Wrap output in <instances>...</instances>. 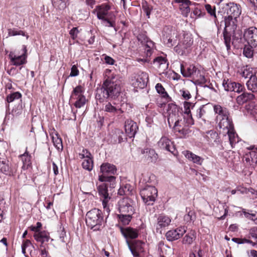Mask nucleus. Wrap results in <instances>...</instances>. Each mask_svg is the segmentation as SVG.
<instances>
[{
  "mask_svg": "<svg viewBox=\"0 0 257 257\" xmlns=\"http://www.w3.org/2000/svg\"><path fill=\"white\" fill-rule=\"evenodd\" d=\"M115 166L109 163H103L100 167L98 180L101 182H112L115 179L113 176L116 173ZM99 198L104 211L109 214L112 206V199L108 193L107 184L102 183L97 186Z\"/></svg>",
  "mask_w": 257,
  "mask_h": 257,
  "instance_id": "1",
  "label": "nucleus"
},
{
  "mask_svg": "<svg viewBox=\"0 0 257 257\" xmlns=\"http://www.w3.org/2000/svg\"><path fill=\"white\" fill-rule=\"evenodd\" d=\"M107 76L101 86L96 89L95 98L100 102L106 99H115L121 92V76L114 72Z\"/></svg>",
  "mask_w": 257,
  "mask_h": 257,
  "instance_id": "2",
  "label": "nucleus"
},
{
  "mask_svg": "<svg viewBox=\"0 0 257 257\" xmlns=\"http://www.w3.org/2000/svg\"><path fill=\"white\" fill-rule=\"evenodd\" d=\"M118 213L117 217L119 223L123 225H128L135 213L134 202L128 198H123L118 202Z\"/></svg>",
  "mask_w": 257,
  "mask_h": 257,
  "instance_id": "3",
  "label": "nucleus"
},
{
  "mask_svg": "<svg viewBox=\"0 0 257 257\" xmlns=\"http://www.w3.org/2000/svg\"><path fill=\"white\" fill-rule=\"evenodd\" d=\"M181 73L184 77L192 78L196 84L203 85L206 82L203 70L194 65L181 64Z\"/></svg>",
  "mask_w": 257,
  "mask_h": 257,
  "instance_id": "4",
  "label": "nucleus"
},
{
  "mask_svg": "<svg viewBox=\"0 0 257 257\" xmlns=\"http://www.w3.org/2000/svg\"><path fill=\"white\" fill-rule=\"evenodd\" d=\"M193 38L191 34L183 32L179 35L178 44L174 47V51L181 56H187L191 51Z\"/></svg>",
  "mask_w": 257,
  "mask_h": 257,
  "instance_id": "5",
  "label": "nucleus"
},
{
  "mask_svg": "<svg viewBox=\"0 0 257 257\" xmlns=\"http://www.w3.org/2000/svg\"><path fill=\"white\" fill-rule=\"evenodd\" d=\"M85 221L87 226L93 230H100L104 223L101 211L96 208L90 210L86 214Z\"/></svg>",
  "mask_w": 257,
  "mask_h": 257,
  "instance_id": "6",
  "label": "nucleus"
},
{
  "mask_svg": "<svg viewBox=\"0 0 257 257\" xmlns=\"http://www.w3.org/2000/svg\"><path fill=\"white\" fill-rule=\"evenodd\" d=\"M225 27L223 32L224 44L227 50L230 49L231 36L234 34L237 25V19L230 17H224Z\"/></svg>",
  "mask_w": 257,
  "mask_h": 257,
  "instance_id": "7",
  "label": "nucleus"
},
{
  "mask_svg": "<svg viewBox=\"0 0 257 257\" xmlns=\"http://www.w3.org/2000/svg\"><path fill=\"white\" fill-rule=\"evenodd\" d=\"M213 109L216 115V121L219 128L229 127L230 123L232 122V120L229 117V112L227 109L218 104L215 105Z\"/></svg>",
  "mask_w": 257,
  "mask_h": 257,
  "instance_id": "8",
  "label": "nucleus"
},
{
  "mask_svg": "<svg viewBox=\"0 0 257 257\" xmlns=\"http://www.w3.org/2000/svg\"><path fill=\"white\" fill-rule=\"evenodd\" d=\"M167 114L168 122L170 127L172 125L177 130V126L179 125L181 113L179 112V108L173 103L168 104L167 108Z\"/></svg>",
  "mask_w": 257,
  "mask_h": 257,
  "instance_id": "9",
  "label": "nucleus"
},
{
  "mask_svg": "<svg viewBox=\"0 0 257 257\" xmlns=\"http://www.w3.org/2000/svg\"><path fill=\"white\" fill-rule=\"evenodd\" d=\"M140 195L146 205H153L158 196V190L153 185H147L141 189Z\"/></svg>",
  "mask_w": 257,
  "mask_h": 257,
  "instance_id": "10",
  "label": "nucleus"
},
{
  "mask_svg": "<svg viewBox=\"0 0 257 257\" xmlns=\"http://www.w3.org/2000/svg\"><path fill=\"white\" fill-rule=\"evenodd\" d=\"M84 88L81 85L75 87L71 94L70 101L76 108H81L84 106L86 99L83 93Z\"/></svg>",
  "mask_w": 257,
  "mask_h": 257,
  "instance_id": "11",
  "label": "nucleus"
},
{
  "mask_svg": "<svg viewBox=\"0 0 257 257\" xmlns=\"http://www.w3.org/2000/svg\"><path fill=\"white\" fill-rule=\"evenodd\" d=\"M148 81V74L146 72L141 71L133 75L130 79V83L135 88H145Z\"/></svg>",
  "mask_w": 257,
  "mask_h": 257,
  "instance_id": "12",
  "label": "nucleus"
},
{
  "mask_svg": "<svg viewBox=\"0 0 257 257\" xmlns=\"http://www.w3.org/2000/svg\"><path fill=\"white\" fill-rule=\"evenodd\" d=\"M110 6L106 3L96 6L93 11V13L96 15L98 20L104 19L110 16L115 15L113 12L110 11Z\"/></svg>",
  "mask_w": 257,
  "mask_h": 257,
  "instance_id": "13",
  "label": "nucleus"
},
{
  "mask_svg": "<svg viewBox=\"0 0 257 257\" xmlns=\"http://www.w3.org/2000/svg\"><path fill=\"white\" fill-rule=\"evenodd\" d=\"M137 39L142 45H144V52L146 56L150 57L155 47L154 43L149 39L145 33H140Z\"/></svg>",
  "mask_w": 257,
  "mask_h": 257,
  "instance_id": "14",
  "label": "nucleus"
},
{
  "mask_svg": "<svg viewBox=\"0 0 257 257\" xmlns=\"http://www.w3.org/2000/svg\"><path fill=\"white\" fill-rule=\"evenodd\" d=\"M23 51L21 55H17L13 52L9 53V58L12 65L18 66L26 63L27 49L26 45L23 46Z\"/></svg>",
  "mask_w": 257,
  "mask_h": 257,
  "instance_id": "15",
  "label": "nucleus"
},
{
  "mask_svg": "<svg viewBox=\"0 0 257 257\" xmlns=\"http://www.w3.org/2000/svg\"><path fill=\"white\" fill-rule=\"evenodd\" d=\"M171 221L172 219L169 216L164 214H159L155 225L157 232L162 233V230L170 224Z\"/></svg>",
  "mask_w": 257,
  "mask_h": 257,
  "instance_id": "16",
  "label": "nucleus"
},
{
  "mask_svg": "<svg viewBox=\"0 0 257 257\" xmlns=\"http://www.w3.org/2000/svg\"><path fill=\"white\" fill-rule=\"evenodd\" d=\"M243 37L248 45L255 47L257 46V29L255 27H250L246 29L243 34Z\"/></svg>",
  "mask_w": 257,
  "mask_h": 257,
  "instance_id": "17",
  "label": "nucleus"
},
{
  "mask_svg": "<svg viewBox=\"0 0 257 257\" xmlns=\"http://www.w3.org/2000/svg\"><path fill=\"white\" fill-rule=\"evenodd\" d=\"M222 86L226 91H234L238 93L242 92L244 89L243 85L229 79H224L222 82Z\"/></svg>",
  "mask_w": 257,
  "mask_h": 257,
  "instance_id": "18",
  "label": "nucleus"
},
{
  "mask_svg": "<svg viewBox=\"0 0 257 257\" xmlns=\"http://www.w3.org/2000/svg\"><path fill=\"white\" fill-rule=\"evenodd\" d=\"M186 232V228L184 226H180L168 231L165 236L167 240L173 241L179 239Z\"/></svg>",
  "mask_w": 257,
  "mask_h": 257,
  "instance_id": "19",
  "label": "nucleus"
},
{
  "mask_svg": "<svg viewBox=\"0 0 257 257\" xmlns=\"http://www.w3.org/2000/svg\"><path fill=\"white\" fill-rule=\"evenodd\" d=\"M159 147L164 150L171 152L174 155H176V150L173 142L167 137H162L158 142Z\"/></svg>",
  "mask_w": 257,
  "mask_h": 257,
  "instance_id": "20",
  "label": "nucleus"
},
{
  "mask_svg": "<svg viewBox=\"0 0 257 257\" xmlns=\"http://www.w3.org/2000/svg\"><path fill=\"white\" fill-rule=\"evenodd\" d=\"M250 151L244 156V160L249 165L254 166L257 163V148L251 146L247 148Z\"/></svg>",
  "mask_w": 257,
  "mask_h": 257,
  "instance_id": "21",
  "label": "nucleus"
},
{
  "mask_svg": "<svg viewBox=\"0 0 257 257\" xmlns=\"http://www.w3.org/2000/svg\"><path fill=\"white\" fill-rule=\"evenodd\" d=\"M121 233L123 237L128 240V238L135 239L138 237L139 230L137 228H134L131 227H123L119 226Z\"/></svg>",
  "mask_w": 257,
  "mask_h": 257,
  "instance_id": "22",
  "label": "nucleus"
},
{
  "mask_svg": "<svg viewBox=\"0 0 257 257\" xmlns=\"http://www.w3.org/2000/svg\"><path fill=\"white\" fill-rule=\"evenodd\" d=\"M225 134H227L229 143L232 148L239 142V138L237 135L235 133L234 130L233 124L232 122L230 123L229 127L226 128H221Z\"/></svg>",
  "mask_w": 257,
  "mask_h": 257,
  "instance_id": "23",
  "label": "nucleus"
},
{
  "mask_svg": "<svg viewBox=\"0 0 257 257\" xmlns=\"http://www.w3.org/2000/svg\"><path fill=\"white\" fill-rule=\"evenodd\" d=\"M226 11L228 17L238 19L241 13V7L239 5L230 3L226 4Z\"/></svg>",
  "mask_w": 257,
  "mask_h": 257,
  "instance_id": "24",
  "label": "nucleus"
},
{
  "mask_svg": "<svg viewBox=\"0 0 257 257\" xmlns=\"http://www.w3.org/2000/svg\"><path fill=\"white\" fill-rule=\"evenodd\" d=\"M124 128L126 135L130 138H134L138 129L137 123L130 119L125 121Z\"/></svg>",
  "mask_w": 257,
  "mask_h": 257,
  "instance_id": "25",
  "label": "nucleus"
},
{
  "mask_svg": "<svg viewBox=\"0 0 257 257\" xmlns=\"http://www.w3.org/2000/svg\"><path fill=\"white\" fill-rule=\"evenodd\" d=\"M103 109L105 112H108L112 115H119L123 112L120 106L115 103H106L103 108Z\"/></svg>",
  "mask_w": 257,
  "mask_h": 257,
  "instance_id": "26",
  "label": "nucleus"
},
{
  "mask_svg": "<svg viewBox=\"0 0 257 257\" xmlns=\"http://www.w3.org/2000/svg\"><path fill=\"white\" fill-rule=\"evenodd\" d=\"M128 248L134 257H139L140 252L144 251L143 245L144 243L141 241L137 240L135 241L132 245H131L128 240H126Z\"/></svg>",
  "mask_w": 257,
  "mask_h": 257,
  "instance_id": "27",
  "label": "nucleus"
},
{
  "mask_svg": "<svg viewBox=\"0 0 257 257\" xmlns=\"http://www.w3.org/2000/svg\"><path fill=\"white\" fill-rule=\"evenodd\" d=\"M156 176L153 174L149 173L142 174V177L140 180V186L141 188L147 186V185H153L155 184Z\"/></svg>",
  "mask_w": 257,
  "mask_h": 257,
  "instance_id": "28",
  "label": "nucleus"
},
{
  "mask_svg": "<svg viewBox=\"0 0 257 257\" xmlns=\"http://www.w3.org/2000/svg\"><path fill=\"white\" fill-rule=\"evenodd\" d=\"M153 64L156 67L159 69L161 73H164L168 69V63L166 58L162 56L156 58L154 60Z\"/></svg>",
  "mask_w": 257,
  "mask_h": 257,
  "instance_id": "29",
  "label": "nucleus"
},
{
  "mask_svg": "<svg viewBox=\"0 0 257 257\" xmlns=\"http://www.w3.org/2000/svg\"><path fill=\"white\" fill-rule=\"evenodd\" d=\"M176 3L180 4L179 8L182 14L185 17H187L190 12V6L193 4L189 0H174Z\"/></svg>",
  "mask_w": 257,
  "mask_h": 257,
  "instance_id": "30",
  "label": "nucleus"
},
{
  "mask_svg": "<svg viewBox=\"0 0 257 257\" xmlns=\"http://www.w3.org/2000/svg\"><path fill=\"white\" fill-rule=\"evenodd\" d=\"M185 157L189 161L194 164L201 165L203 162L204 159L197 156L190 151H185L183 152Z\"/></svg>",
  "mask_w": 257,
  "mask_h": 257,
  "instance_id": "31",
  "label": "nucleus"
},
{
  "mask_svg": "<svg viewBox=\"0 0 257 257\" xmlns=\"http://www.w3.org/2000/svg\"><path fill=\"white\" fill-rule=\"evenodd\" d=\"M171 33L169 35H167L164 38V41L166 42L167 45L171 47L177 43V34L175 30H171Z\"/></svg>",
  "mask_w": 257,
  "mask_h": 257,
  "instance_id": "32",
  "label": "nucleus"
},
{
  "mask_svg": "<svg viewBox=\"0 0 257 257\" xmlns=\"http://www.w3.org/2000/svg\"><path fill=\"white\" fill-rule=\"evenodd\" d=\"M34 237L37 241L40 242L41 243L40 247H43V244L46 242L49 241L50 239L49 234L45 231H41L40 232L35 233Z\"/></svg>",
  "mask_w": 257,
  "mask_h": 257,
  "instance_id": "33",
  "label": "nucleus"
},
{
  "mask_svg": "<svg viewBox=\"0 0 257 257\" xmlns=\"http://www.w3.org/2000/svg\"><path fill=\"white\" fill-rule=\"evenodd\" d=\"M246 85L249 90L253 93L257 92V75H251Z\"/></svg>",
  "mask_w": 257,
  "mask_h": 257,
  "instance_id": "34",
  "label": "nucleus"
},
{
  "mask_svg": "<svg viewBox=\"0 0 257 257\" xmlns=\"http://www.w3.org/2000/svg\"><path fill=\"white\" fill-rule=\"evenodd\" d=\"M254 95L249 92H243L236 98V102L241 105L248 101L253 99Z\"/></svg>",
  "mask_w": 257,
  "mask_h": 257,
  "instance_id": "35",
  "label": "nucleus"
},
{
  "mask_svg": "<svg viewBox=\"0 0 257 257\" xmlns=\"http://www.w3.org/2000/svg\"><path fill=\"white\" fill-rule=\"evenodd\" d=\"M115 15L104 18L102 19H100V20H101V24L103 26L106 27H112L114 28L115 27Z\"/></svg>",
  "mask_w": 257,
  "mask_h": 257,
  "instance_id": "36",
  "label": "nucleus"
},
{
  "mask_svg": "<svg viewBox=\"0 0 257 257\" xmlns=\"http://www.w3.org/2000/svg\"><path fill=\"white\" fill-rule=\"evenodd\" d=\"M196 239V233L195 231L191 230L187 233L183 237L182 243L185 244L191 245Z\"/></svg>",
  "mask_w": 257,
  "mask_h": 257,
  "instance_id": "37",
  "label": "nucleus"
},
{
  "mask_svg": "<svg viewBox=\"0 0 257 257\" xmlns=\"http://www.w3.org/2000/svg\"><path fill=\"white\" fill-rule=\"evenodd\" d=\"M21 158L23 165L22 168L24 170L27 169L31 165V156L26 151L23 155L21 156Z\"/></svg>",
  "mask_w": 257,
  "mask_h": 257,
  "instance_id": "38",
  "label": "nucleus"
},
{
  "mask_svg": "<svg viewBox=\"0 0 257 257\" xmlns=\"http://www.w3.org/2000/svg\"><path fill=\"white\" fill-rule=\"evenodd\" d=\"M155 89L157 93L161 95L162 98L165 99L166 100H168L170 99V97L168 93L165 90V89L162 84L159 83H157L155 86Z\"/></svg>",
  "mask_w": 257,
  "mask_h": 257,
  "instance_id": "39",
  "label": "nucleus"
},
{
  "mask_svg": "<svg viewBox=\"0 0 257 257\" xmlns=\"http://www.w3.org/2000/svg\"><path fill=\"white\" fill-rule=\"evenodd\" d=\"M187 213L184 216V219L186 223L193 222L196 219L195 213L190 208H186Z\"/></svg>",
  "mask_w": 257,
  "mask_h": 257,
  "instance_id": "40",
  "label": "nucleus"
},
{
  "mask_svg": "<svg viewBox=\"0 0 257 257\" xmlns=\"http://www.w3.org/2000/svg\"><path fill=\"white\" fill-rule=\"evenodd\" d=\"M53 7L58 11H63L67 7L66 0H52Z\"/></svg>",
  "mask_w": 257,
  "mask_h": 257,
  "instance_id": "41",
  "label": "nucleus"
},
{
  "mask_svg": "<svg viewBox=\"0 0 257 257\" xmlns=\"http://www.w3.org/2000/svg\"><path fill=\"white\" fill-rule=\"evenodd\" d=\"M52 139L55 148L58 150H62L63 145L62 139L59 137L58 134L55 133L54 135H53L52 136Z\"/></svg>",
  "mask_w": 257,
  "mask_h": 257,
  "instance_id": "42",
  "label": "nucleus"
},
{
  "mask_svg": "<svg viewBox=\"0 0 257 257\" xmlns=\"http://www.w3.org/2000/svg\"><path fill=\"white\" fill-rule=\"evenodd\" d=\"M82 166L83 169L90 171L92 170L93 167V161L92 160V156H90L85 160H84L82 163Z\"/></svg>",
  "mask_w": 257,
  "mask_h": 257,
  "instance_id": "43",
  "label": "nucleus"
},
{
  "mask_svg": "<svg viewBox=\"0 0 257 257\" xmlns=\"http://www.w3.org/2000/svg\"><path fill=\"white\" fill-rule=\"evenodd\" d=\"M206 112V105H202L196 110V116L198 119H200L203 121H205L204 116Z\"/></svg>",
  "mask_w": 257,
  "mask_h": 257,
  "instance_id": "44",
  "label": "nucleus"
},
{
  "mask_svg": "<svg viewBox=\"0 0 257 257\" xmlns=\"http://www.w3.org/2000/svg\"><path fill=\"white\" fill-rule=\"evenodd\" d=\"M8 161L6 159H0V170L3 173L8 175L10 174Z\"/></svg>",
  "mask_w": 257,
  "mask_h": 257,
  "instance_id": "45",
  "label": "nucleus"
},
{
  "mask_svg": "<svg viewBox=\"0 0 257 257\" xmlns=\"http://www.w3.org/2000/svg\"><path fill=\"white\" fill-rule=\"evenodd\" d=\"M8 36H15L17 35H22L23 36H25L26 39H28L29 38V36L28 35H26L25 33L21 30H18L16 29H9L8 30Z\"/></svg>",
  "mask_w": 257,
  "mask_h": 257,
  "instance_id": "46",
  "label": "nucleus"
},
{
  "mask_svg": "<svg viewBox=\"0 0 257 257\" xmlns=\"http://www.w3.org/2000/svg\"><path fill=\"white\" fill-rule=\"evenodd\" d=\"M58 232L60 241L62 242H66L67 241V237L66 236V233L64 228L61 226L58 231Z\"/></svg>",
  "mask_w": 257,
  "mask_h": 257,
  "instance_id": "47",
  "label": "nucleus"
},
{
  "mask_svg": "<svg viewBox=\"0 0 257 257\" xmlns=\"http://www.w3.org/2000/svg\"><path fill=\"white\" fill-rule=\"evenodd\" d=\"M22 96L21 94L19 92H16L8 95L7 97V101L10 103L14 101L15 99H18Z\"/></svg>",
  "mask_w": 257,
  "mask_h": 257,
  "instance_id": "48",
  "label": "nucleus"
},
{
  "mask_svg": "<svg viewBox=\"0 0 257 257\" xmlns=\"http://www.w3.org/2000/svg\"><path fill=\"white\" fill-rule=\"evenodd\" d=\"M253 46H245L243 49V54L247 58H251L253 56Z\"/></svg>",
  "mask_w": 257,
  "mask_h": 257,
  "instance_id": "49",
  "label": "nucleus"
},
{
  "mask_svg": "<svg viewBox=\"0 0 257 257\" xmlns=\"http://www.w3.org/2000/svg\"><path fill=\"white\" fill-rule=\"evenodd\" d=\"M146 153L149 154L148 158H150L151 161L152 162H155L158 158L157 154L155 153V151L153 149H146Z\"/></svg>",
  "mask_w": 257,
  "mask_h": 257,
  "instance_id": "50",
  "label": "nucleus"
},
{
  "mask_svg": "<svg viewBox=\"0 0 257 257\" xmlns=\"http://www.w3.org/2000/svg\"><path fill=\"white\" fill-rule=\"evenodd\" d=\"M241 192L242 193H250L252 199H257V190H255L252 188H249L248 189L245 188L243 190L241 191Z\"/></svg>",
  "mask_w": 257,
  "mask_h": 257,
  "instance_id": "51",
  "label": "nucleus"
},
{
  "mask_svg": "<svg viewBox=\"0 0 257 257\" xmlns=\"http://www.w3.org/2000/svg\"><path fill=\"white\" fill-rule=\"evenodd\" d=\"M180 94L182 98L186 100H189L191 97L190 92L185 89H182L180 90Z\"/></svg>",
  "mask_w": 257,
  "mask_h": 257,
  "instance_id": "52",
  "label": "nucleus"
},
{
  "mask_svg": "<svg viewBox=\"0 0 257 257\" xmlns=\"http://www.w3.org/2000/svg\"><path fill=\"white\" fill-rule=\"evenodd\" d=\"M91 156V153L86 149H83L82 152L79 154L80 158L84 160Z\"/></svg>",
  "mask_w": 257,
  "mask_h": 257,
  "instance_id": "53",
  "label": "nucleus"
},
{
  "mask_svg": "<svg viewBox=\"0 0 257 257\" xmlns=\"http://www.w3.org/2000/svg\"><path fill=\"white\" fill-rule=\"evenodd\" d=\"M205 9L207 12L211 15L213 16L215 18H216L215 8H212L210 5H206Z\"/></svg>",
  "mask_w": 257,
  "mask_h": 257,
  "instance_id": "54",
  "label": "nucleus"
},
{
  "mask_svg": "<svg viewBox=\"0 0 257 257\" xmlns=\"http://www.w3.org/2000/svg\"><path fill=\"white\" fill-rule=\"evenodd\" d=\"M79 31L78 30V28L74 27L70 31L69 34L71 38L74 40L77 38V35L79 33Z\"/></svg>",
  "mask_w": 257,
  "mask_h": 257,
  "instance_id": "55",
  "label": "nucleus"
},
{
  "mask_svg": "<svg viewBox=\"0 0 257 257\" xmlns=\"http://www.w3.org/2000/svg\"><path fill=\"white\" fill-rule=\"evenodd\" d=\"M143 9L147 17L149 18L152 10V7H150L147 4H146L143 6Z\"/></svg>",
  "mask_w": 257,
  "mask_h": 257,
  "instance_id": "56",
  "label": "nucleus"
},
{
  "mask_svg": "<svg viewBox=\"0 0 257 257\" xmlns=\"http://www.w3.org/2000/svg\"><path fill=\"white\" fill-rule=\"evenodd\" d=\"M115 133L116 135H118V143H120L123 142L124 140L126 139L125 136L121 131L117 130Z\"/></svg>",
  "mask_w": 257,
  "mask_h": 257,
  "instance_id": "57",
  "label": "nucleus"
},
{
  "mask_svg": "<svg viewBox=\"0 0 257 257\" xmlns=\"http://www.w3.org/2000/svg\"><path fill=\"white\" fill-rule=\"evenodd\" d=\"M79 74V71L77 69V67L76 65H74L72 66L71 69V72L70 74V76L75 77L77 76Z\"/></svg>",
  "mask_w": 257,
  "mask_h": 257,
  "instance_id": "58",
  "label": "nucleus"
},
{
  "mask_svg": "<svg viewBox=\"0 0 257 257\" xmlns=\"http://www.w3.org/2000/svg\"><path fill=\"white\" fill-rule=\"evenodd\" d=\"M251 75H253L252 74L251 71H250L249 69H244L241 73V76L244 77L245 78H249V79H250V77L251 76Z\"/></svg>",
  "mask_w": 257,
  "mask_h": 257,
  "instance_id": "59",
  "label": "nucleus"
},
{
  "mask_svg": "<svg viewBox=\"0 0 257 257\" xmlns=\"http://www.w3.org/2000/svg\"><path fill=\"white\" fill-rule=\"evenodd\" d=\"M41 227H42L41 223L40 222H37L36 226H31L30 228L32 231H34L35 233H37V232H41V231H39V230Z\"/></svg>",
  "mask_w": 257,
  "mask_h": 257,
  "instance_id": "60",
  "label": "nucleus"
},
{
  "mask_svg": "<svg viewBox=\"0 0 257 257\" xmlns=\"http://www.w3.org/2000/svg\"><path fill=\"white\" fill-rule=\"evenodd\" d=\"M249 234L252 238L256 239L257 242V227L251 228L249 230Z\"/></svg>",
  "mask_w": 257,
  "mask_h": 257,
  "instance_id": "61",
  "label": "nucleus"
},
{
  "mask_svg": "<svg viewBox=\"0 0 257 257\" xmlns=\"http://www.w3.org/2000/svg\"><path fill=\"white\" fill-rule=\"evenodd\" d=\"M104 61L105 63L109 65H113L114 62V60L111 57L108 56H105Z\"/></svg>",
  "mask_w": 257,
  "mask_h": 257,
  "instance_id": "62",
  "label": "nucleus"
},
{
  "mask_svg": "<svg viewBox=\"0 0 257 257\" xmlns=\"http://www.w3.org/2000/svg\"><path fill=\"white\" fill-rule=\"evenodd\" d=\"M194 105V104L191 102H189L186 101L184 102V109H190L191 108H192Z\"/></svg>",
  "mask_w": 257,
  "mask_h": 257,
  "instance_id": "63",
  "label": "nucleus"
},
{
  "mask_svg": "<svg viewBox=\"0 0 257 257\" xmlns=\"http://www.w3.org/2000/svg\"><path fill=\"white\" fill-rule=\"evenodd\" d=\"M7 73L10 75L14 76L18 73V71L15 68L12 67L7 70Z\"/></svg>",
  "mask_w": 257,
  "mask_h": 257,
  "instance_id": "64",
  "label": "nucleus"
}]
</instances>
